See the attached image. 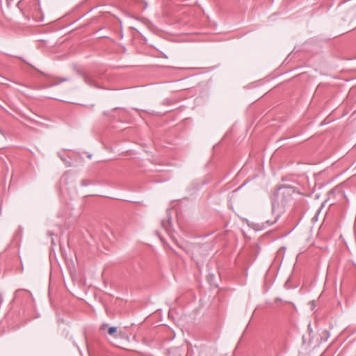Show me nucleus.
Masks as SVG:
<instances>
[{
    "label": "nucleus",
    "instance_id": "1",
    "mask_svg": "<svg viewBox=\"0 0 356 356\" xmlns=\"http://www.w3.org/2000/svg\"><path fill=\"white\" fill-rule=\"evenodd\" d=\"M108 334L115 338L118 337V330L116 327H108Z\"/></svg>",
    "mask_w": 356,
    "mask_h": 356
},
{
    "label": "nucleus",
    "instance_id": "3",
    "mask_svg": "<svg viewBox=\"0 0 356 356\" xmlns=\"http://www.w3.org/2000/svg\"><path fill=\"white\" fill-rule=\"evenodd\" d=\"M84 80H85V82L86 83H88V85H90V86H93L94 83L92 81V79L88 76H84Z\"/></svg>",
    "mask_w": 356,
    "mask_h": 356
},
{
    "label": "nucleus",
    "instance_id": "4",
    "mask_svg": "<svg viewBox=\"0 0 356 356\" xmlns=\"http://www.w3.org/2000/svg\"><path fill=\"white\" fill-rule=\"evenodd\" d=\"M108 324H102L100 326V331L102 332H104L106 331V330H108Z\"/></svg>",
    "mask_w": 356,
    "mask_h": 356
},
{
    "label": "nucleus",
    "instance_id": "2",
    "mask_svg": "<svg viewBox=\"0 0 356 356\" xmlns=\"http://www.w3.org/2000/svg\"><path fill=\"white\" fill-rule=\"evenodd\" d=\"M278 218H279V216H277L276 217L274 218V219L273 220H266L265 224L266 225L267 227L270 226L277 221Z\"/></svg>",
    "mask_w": 356,
    "mask_h": 356
}]
</instances>
